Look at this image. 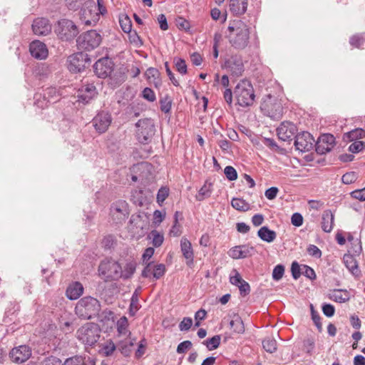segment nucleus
<instances>
[{"label": "nucleus", "mask_w": 365, "mask_h": 365, "mask_svg": "<svg viewBox=\"0 0 365 365\" xmlns=\"http://www.w3.org/2000/svg\"><path fill=\"white\" fill-rule=\"evenodd\" d=\"M240 250L243 258H247L252 256L255 253V250L253 247L247 245H240Z\"/></svg>", "instance_id": "52"}, {"label": "nucleus", "mask_w": 365, "mask_h": 365, "mask_svg": "<svg viewBox=\"0 0 365 365\" xmlns=\"http://www.w3.org/2000/svg\"><path fill=\"white\" fill-rule=\"evenodd\" d=\"M242 281H244V279L242 278L238 271L235 269H233L230 276V282L232 284L237 287L242 282Z\"/></svg>", "instance_id": "45"}, {"label": "nucleus", "mask_w": 365, "mask_h": 365, "mask_svg": "<svg viewBox=\"0 0 365 365\" xmlns=\"http://www.w3.org/2000/svg\"><path fill=\"white\" fill-rule=\"evenodd\" d=\"M335 144V138L331 134H323L319 136L315 144L316 152L324 155L329 152Z\"/></svg>", "instance_id": "17"}, {"label": "nucleus", "mask_w": 365, "mask_h": 365, "mask_svg": "<svg viewBox=\"0 0 365 365\" xmlns=\"http://www.w3.org/2000/svg\"><path fill=\"white\" fill-rule=\"evenodd\" d=\"M292 275L294 279H297L302 274V268L297 262H293L291 266Z\"/></svg>", "instance_id": "59"}, {"label": "nucleus", "mask_w": 365, "mask_h": 365, "mask_svg": "<svg viewBox=\"0 0 365 365\" xmlns=\"http://www.w3.org/2000/svg\"><path fill=\"white\" fill-rule=\"evenodd\" d=\"M228 255L230 257L233 259H242V255L240 250V245L235 246L232 248H231L229 252Z\"/></svg>", "instance_id": "62"}, {"label": "nucleus", "mask_w": 365, "mask_h": 365, "mask_svg": "<svg viewBox=\"0 0 365 365\" xmlns=\"http://www.w3.org/2000/svg\"><path fill=\"white\" fill-rule=\"evenodd\" d=\"M160 110L165 113H168L170 111L172 107V100L166 95L165 97L160 100Z\"/></svg>", "instance_id": "42"}, {"label": "nucleus", "mask_w": 365, "mask_h": 365, "mask_svg": "<svg viewBox=\"0 0 365 365\" xmlns=\"http://www.w3.org/2000/svg\"><path fill=\"white\" fill-rule=\"evenodd\" d=\"M98 272L106 280H117L122 277L121 265L112 259L102 261L99 264Z\"/></svg>", "instance_id": "7"}, {"label": "nucleus", "mask_w": 365, "mask_h": 365, "mask_svg": "<svg viewBox=\"0 0 365 365\" xmlns=\"http://www.w3.org/2000/svg\"><path fill=\"white\" fill-rule=\"evenodd\" d=\"M101 41L102 36L96 30H90L83 33L76 40L78 49L87 51L98 48Z\"/></svg>", "instance_id": "6"}, {"label": "nucleus", "mask_w": 365, "mask_h": 365, "mask_svg": "<svg viewBox=\"0 0 365 365\" xmlns=\"http://www.w3.org/2000/svg\"><path fill=\"white\" fill-rule=\"evenodd\" d=\"M111 122L112 118L110 114L103 110L98 112L92 120L93 126L100 134L106 132Z\"/></svg>", "instance_id": "13"}, {"label": "nucleus", "mask_w": 365, "mask_h": 365, "mask_svg": "<svg viewBox=\"0 0 365 365\" xmlns=\"http://www.w3.org/2000/svg\"><path fill=\"white\" fill-rule=\"evenodd\" d=\"M91 11H92V9H85L83 11V17H82L81 19L85 22V24H86V25L95 24L99 19V14L98 13H96L95 16L92 19H87L86 16L88 14H91Z\"/></svg>", "instance_id": "43"}, {"label": "nucleus", "mask_w": 365, "mask_h": 365, "mask_svg": "<svg viewBox=\"0 0 365 365\" xmlns=\"http://www.w3.org/2000/svg\"><path fill=\"white\" fill-rule=\"evenodd\" d=\"M83 293V287L79 282L69 284L66 291V295L70 300L78 299Z\"/></svg>", "instance_id": "23"}, {"label": "nucleus", "mask_w": 365, "mask_h": 365, "mask_svg": "<svg viewBox=\"0 0 365 365\" xmlns=\"http://www.w3.org/2000/svg\"><path fill=\"white\" fill-rule=\"evenodd\" d=\"M39 365H63L60 359L56 356H49L45 358Z\"/></svg>", "instance_id": "54"}, {"label": "nucleus", "mask_w": 365, "mask_h": 365, "mask_svg": "<svg viewBox=\"0 0 365 365\" xmlns=\"http://www.w3.org/2000/svg\"><path fill=\"white\" fill-rule=\"evenodd\" d=\"M224 173L226 178L230 181L235 180L237 178V173L232 166H226Z\"/></svg>", "instance_id": "50"}, {"label": "nucleus", "mask_w": 365, "mask_h": 365, "mask_svg": "<svg viewBox=\"0 0 365 365\" xmlns=\"http://www.w3.org/2000/svg\"><path fill=\"white\" fill-rule=\"evenodd\" d=\"M166 269L163 264H153V277L158 279L165 273Z\"/></svg>", "instance_id": "44"}, {"label": "nucleus", "mask_w": 365, "mask_h": 365, "mask_svg": "<svg viewBox=\"0 0 365 365\" xmlns=\"http://www.w3.org/2000/svg\"><path fill=\"white\" fill-rule=\"evenodd\" d=\"M113 63L108 58H102L98 60L94 66V72L96 75L102 78H105L111 75L113 72Z\"/></svg>", "instance_id": "16"}, {"label": "nucleus", "mask_w": 365, "mask_h": 365, "mask_svg": "<svg viewBox=\"0 0 365 365\" xmlns=\"http://www.w3.org/2000/svg\"><path fill=\"white\" fill-rule=\"evenodd\" d=\"M119 23L122 30L125 33H129L131 31L132 24L130 18L127 15L120 16Z\"/></svg>", "instance_id": "41"}, {"label": "nucleus", "mask_w": 365, "mask_h": 365, "mask_svg": "<svg viewBox=\"0 0 365 365\" xmlns=\"http://www.w3.org/2000/svg\"><path fill=\"white\" fill-rule=\"evenodd\" d=\"M357 175L355 172H349L342 175L341 181L346 185L354 182L356 180Z\"/></svg>", "instance_id": "49"}, {"label": "nucleus", "mask_w": 365, "mask_h": 365, "mask_svg": "<svg viewBox=\"0 0 365 365\" xmlns=\"http://www.w3.org/2000/svg\"><path fill=\"white\" fill-rule=\"evenodd\" d=\"M128 204L125 200H118L112 204L110 214L116 223L125 221L129 215Z\"/></svg>", "instance_id": "12"}, {"label": "nucleus", "mask_w": 365, "mask_h": 365, "mask_svg": "<svg viewBox=\"0 0 365 365\" xmlns=\"http://www.w3.org/2000/svg\"><path fill=\"white\" fill-rule=\"evenodd\" d=\"M258 237L266 242H272L277 237V233L267 226L262 227L257 232Z\"/></svg>", "instance_id": "28"}, {"label": "nucleus", "mask_w": 365, "mask_h": 365, "mask_svg": "<svg viewBox=\"0 0 365 365\" xmlns=\"http://www.w3.org/2000/svg\"><path fill=\"white\" fill-rule=\"evenodd\" d=\"M97 94L96 88L93 83L84 84L78 91V101L88 103Z\"/></svg>", "instance_id": "19"}, {"label": "nucleus", "mask_w": 365, "mask_h": 365, "mask_svg": "<svg viewBox=\"0 0 365 365\" xmlns=\"http://www.w3.org/2000/svg\"><path fill=\"white\" fill-rule=\"evenodd\" d=\"M99 326L93 322H88L81 327L76 332L77 338L86 345H94L100 337Z\"/></svg>", "instance_id": "4"}, {"label": "nucleus", "mask_w": 365, "mask_h": 365, "mask_svg": "<svg viewBox=\"0 0 365 365\" xmlns=\"http://www.w3.org/2000/svg\"><path fill=\"white\" fill-rule=\"evenodd\" d=\"M343 262L346 267L353 275L356 277L360 275L361 272L359 269L358 262L353 255L345 254L343 257Z\"/></svg>", "instance_id": "24"}, {"label": "nucleus", "mask_w": 365, "mask_h": 365, "mask_svg": "<svg viewBox=\"0 0 365 365\" xmlns=\"http://www.w3.org/2000/svg\"><path fill=\"white\" fill-rule=\"evenodd\" d=\"M297 131L296 125L289 121L282 122L277 129V133L279 140L289 141L295 138Z\"/></svg>", "instance_id": "18"}, {"label": "nucleus", "mask_w": 365, "mask_h": 365, "mask_svg": "<svg viewBox=\"0 0 365 365\" xmlns=\"http://www.w3.org/2000/svg\"><path fill=\"white\" fill-rule=\"evenodd\" d=\"M180 249L183 257L187 259V264L190 266L193 263L194 253L190 242L185 237L180 240Z\"/></svg>", "instance_id": "22"}, {"label": "nucleus", "mask_w": 365, "mask_h": 365, "mask_svg": "<svg viewBox=\"0 0 365 365\" xmlns=\"http://www.w3.org/2000/svg\"><path fill=\"white\" fill-rule=\"evenodd\" d=\"M230 328L233 329L234 332L237 334H243L245 332V325L242 318L237 314H234L230 322Z\"/></svg>", "instance_id": "29"}, {"label": "nucleus", "mask_w": 365, "mask_h": 365, "mask_svg": "<svg viewBox=\"0 0 365 365\" xmlns=\"http://www.w3.org/2000/svg\"><path fill=\"white\" fill-rule=\"evenodd\" d=\"M175 67L177 71L181 74L184 75L187 73V65L185 63V60L182 58H178L175 61Z\"/></svg>", "instance_id": "63"}, {"label": "nucleus", "mask_w": 365, "mask_h": 365, "mask_svg": "<svg viewBox=\"0 0 365 365\" xmlns=\"http://www.w3.org/2000/svg\"><path fill=\"white\" fill-rule=\"evenodd\" d=\"M29 51L31 56L37 59H45L48 56V49L46 44L38 40L30 43Z\"/></svg>", "instance_id": "21"}, {"label": "nucleus", "mask_w": 365, "mask_h": 365, "mask_svg": "<svg viewBox=\"0 0 365 365\" xmlns=\"http://www.w3.org/2000/svg\"><path fill=\"white\" fill-rule=\"evenodd\" d=\"M68 69L73 73L81 72L91 62L88 55L84 52H78L68 58Z\"/></svg>", "instance_id": "10"}, {"label": "nucleus", "mask_w": 365, "mask_h": 365, "mask_svg": "<svg viewBox=\"0 0 365 365\" xmlns=\"http://www.w3.org/2000/svg\"><path fill=\"white\" fill-rule=\"evenodd\" d=\"M32 351L27 345H20L13 348L9 352V357L14 363L22 364L31 356Z\"/></svg>", "instance_id": "14"}, {"label": "nucleus", "mask_w": 365, "mask_h": 365, "mask_svg": "<svg viewBox=\"0 0 365 365\" xmlns=\"http://www.w3.org/2000/svg\"><path fill=\"white\" fill-rule=\"evenodd\" d=\"M56 32L61 40L70 41L78 35V29L72 21L63 19L58 21Z\"/></svg>", "instance_id": "9"}, {"label": "nucleus", "mask_w": 365, "mask_h": 365, "mask_svg": "<svg viewBox=\"0 0 365 365\" xmlns=\"http://www.w3.org/2000/svg\"><path fill=\"white\" fill-rule=\"evenodd\" d=\"M231 205L235 210L241 212H246L250 210L249 203L242 198H232Z\"/></svg>", "instance_id": "33"}, {"label": "nucleus", "mask_w": 365, "mask_h": 365, "mask_svg": "<svg viewBox=\"0 0 365 365\" xmlns=\"http://www.w3.org/2000/svg\"><path fill=\"white\" fill-rule=\"evenodd\" d=\"M169 190L167 187H161L157 194V202L160 205L168 197Z\"/></svg>", "instance_id": "56"}, {"label": "nucleus", "mask_w": 365, "mask_h": 365, "mask_svg": "<svg viewBox=\"0 0 365 365\" xmlns=\"http://www.w3.org/2000/svg\"><path fill=\"white\" fill-rule=\"evenodd\" d=\"M100 311L99 301L90 296L79 299L75 307L76 314L82 319H93L98 315Z\"/></svg>", "instance_id": "2"}, {"label": "nucleus", "mask_w": 365, "mask_h": 365, "mask_svg": "<svg viewBox=\"0 0 365 365\" xmlns=\"http://www.w3.org/2000/svg\"><path fill=\"white\" fill-rule=\"evenodd\" d=\"M294 145L297 150L304 153L311 150L313 148L314 139L308 132H302L296 135Z\"/></svg>", "instance_id": "15"}, {"label": "nucleus", "mask_w": 365, "mask_h": 365, "mask_svg": "<svg viewBox=\"0 0 365 365\" xmlns=\"http://www.w3.org/2000/svg\"><path fill=\"white\" fill-rule=\"evenodd\" d=\"M234 94L237 104L242 107H248L255 101V91L251 83L247 80L240 81L235 88Z\"/></svg>", "instance_id": "3"}, {"label": "nucleus", "mask_w": 365, "mask_h": 365, "mask_svg": "<svg viewBox=\"0 0 365 365\" xmlns=\"http://www.w3.org/2000/svg\"><path fill=\"white\" fill-rule=\"evenodd\" d=\"M63 365H95V361L89 357L75 356L66 359Z\"/></svg>", "instance_id": "27"}, {"label": "nucleus", "mask_w": 365, "mask_h": 365, "mask_svg": "<svg viewBox=\"0 0 365 365\" xmlns=\"http://www.w3.org/2000/svg\"><path fill=\"white\" fill-rule=\"evenodd\" d=\"M110 78L113 79L116 83H121L126 79L125 72L120 69L118 71H115L113 73H111L110 76Z\"/></svg>", "instance_id": "46"}, {"label": "nucleus", "mask_w": 365, "mask_h": 365, "mask_svg": "<svg viewBox=\"0 0 365 365\" xmlns=\"http://www.w3.org/2000/svg\"><path fill=\"white\" fill-rule=\"evenodd\" d=\"M135 341V339H132L129 341H120L117 345V349L124 356H129L132 352V347Z\"/></svg>", "instance_id": "31"}, {"label": "nucleus", "mask_w": 365, "mask_h": 365, "mask_svg": "<svg viewBox=\"0 0 365 365\" xmlns=\"http://www.w3.org/2000/svg\"><path fill=\"white\" fill-rule=\"evenodd\" d=\"M349 43L356 48H361L365 43V34L354 35L350 38Z\"/></svg>", "instance_id": "39"}, {"label": "nucleus", "mask_w": 365, "mask_h": 365, "mask_svg": "<svg viewBox=\"0 0 365 365\" xmlns=\"http://www.w3.org/2000/svg\"><path fill=\"white\" fill-rule=\"evenodd\" d=\"M329 298L336 302L344 303L349 301V294L347 291L336 289L330 294Z\"/></svg>", "instance_id": "30"}, {"label": "nucleus", "mask_w": 365, "mask_h": 365, "mask_svg": "<svg viewBox=\"0 0 365 365\" xmlns=\"http://www.w3.org/2000/svg\"><path fill=\"white\" fill-rule=\"evenodd\" d=\"M351 196L360 201L365 200V187L362 189L356 190L350 193Z\"/></svg>", "instance_id": "64"}, {"label": "nucleus", "mask_w": 365, "mask_h": 365, "mask_svg": "<svg viewBox=\"0 0 365 365\" xmlns=\"http://www.w3.org/2000/svg\"><path fill=\"white\" fill-rule=\"evenodd\" d=\"M302 274H304L305 277L310 279H314L316 278V274L314 269L307 265H302Z\"/></svg>", "instance_id": "60"}, {"label": "nucleus", "mask_w": 365, "mask_h": 365, "mask_svg": "<svg viewBox=\"0 0 365 365\" xmlns=\"http://www.w3.org/2000/svg\"><path fill=\"white\" fill-rule=\"evenodd\" d=\"M59 93L56 88L49 87L43 91V98L47 100L48 102H56L58 101Z\"/></svg>", "instance_id": "35"}, {"label": "nucleus", "mask_w": 365, "mask_h": 365, "mask_svg": "<svg viewBox=\"0 0 365 365\" xmlns=\"http://www.w3.org/2000/svg\"><path fill=\"white\" fill-rule=\"evenodd\" d=\"M115 244V240L113 235L106 236L102 241V245L106 250H110L113 247Z\"/></svg>", "instance_id": "53"}, {"label": "nucleus", "mask_w": 365, "mask_h": 365, "mask_svg": "<svg viewBox=\"0 0 365 365\" xmlns=\"http://www.w3.org/2000/svg\"><path fill=\"white\" fill-rule=\"evenodd\" d=\"M228 38L231 46L237 50L245 49L250 42V28L242 20H234L228 26Z\"/></svg>", "instance_id": "1"}, {"label": "nucleus", "mask_w": 365, "mask_h": 365, "mask_svg": "<svg viewBox=\"0 0 365 365\" xmlns=\"http://www.w3.org/2000/svg\"><path fill=\"white\" fill-rule=\"evenodd\" d=\"M262 112L272 119H279L282 116L283 107L281 101L270 94L266 96L261 103Z\"/></svg>", "instance_id": "5"}, {"label": "nucleus", "mask_w": 365, "mask_h": 365, "mask_svg": "<svg viewBox=\"0 0 365 365\" xmlns=\"http://www.w3.org/2000/svg\"><path fill=\"white\" fill-rule=\"evenodd\" d=\"M212 183L205 182V185L200 188L197 195H196V200L198 201H202L205 199L209 197L211 195L212 191Z\"/></svg>", "instance_id": "32"}, {"label": "nucleus", "mask_w": 365, "mask_h": 365, "mask_svg": "<svg viewBox=\"0 0 365 365\" xmlns=\"http://www.w3.org/2000/svg\"><path fill=\"white\" fill-rule=\"evenodd\" d=\"M117 331L120 335H126L128 334L130 336L131 333L128 330V322L126 317H120L117 322Z\"/></svg>", "instance_id": "36"}, {"label": "nucleus", "mask_w": 365, "mask_h": 365, "mask_svg": "<svg viewBox=\"0 0 365 365\" xmlns=\"http://www.w3.org/2000/svg\"><path fill=\"white\" fill-rule=\"evenodd\" d=\"M311 314L312 319L317 327L318 331L322 332V324L321 323V317L317 312L314 309L313 305L311 304Z\"/></svg>", "instance_id": "48"}, {"label": "nucleus", "mask_w": 365, "mask_h": 365, "mask_svg": "<svg viewBox=\"0 0 365 365\" xmlns=\"http://www.w3.org/2000/svg\"><path fill=\"white\" fill-rule=\"evenodd\" d=\"M364 147V144L362 141H355L349 145V150L353 153H356L362 150Z\"/></svg>", "instance_id": "61"}, {"label": "nucleus", "mask_w": 365, "mask_h": 365, "mask_svg": "<svg viewBox=\"0 0 365 365\" xmlns=\"http://www.w3.org/2000/svg\"><path fill=\"white\" fill-rule=\"evenodd\" d=\"M192 325V319L190 317H185L179 324V329L182 331H188Z\"/></svg>", "instance_id": "57"}, {"label": "nucleus", "mask_w": 365, "mask_h": 365, "mask_svg": "<svg viewBox=\"0 0 365 365\" xmlns=\"http://www.w3.org/2000/svg\"><path fill=\"white\" fill-rule=\"evenodd\" d=\"M147 346V341L145 338L140 340L138 344V349L135 351V357L137 359L140 358L145 352V349Z\"/></svg>", "instance_id": "55"}, {"label": "nucleus", "mask_w": 365, "mask_h": 365, "mask_svg": "<svg viewBox=\"0 0 365 365\" xmlns=\"http://www.w3.org/2000/svg\"><path fill=\"white\" fill-rule=\"evenodd\" d=\"M221 337L220 335H215L210 339L205 340L202 344L205 345L208 350L216 349L220 344Z\"/></svg>", "instance_id": "37"}, {"label": "nucleus", "mask_w": 365, "mask_h": 365, "mask_svg": "<svg viewBox=\"0 0 365 365\" xmlns=\"http://www.w3.org/2000/svg\"><path fill=\"white\" fill-rule=\"evenodd\" d=\"M34 33L38 36H46L51 31V26L49 21L46 18H38L32 24Z\"/></svg>", "instance_id": "20"}, {"label": "nucleus", "mask_w": 365, "mask_h": 365, "mask_svg": "<svg viewBox=\"0 0 365 365\" xmlns=\"http://www.w3.org/2000/svg\"><path fill=\"white\" fill-rule=\"evenodd\" d=\"M192 342L189 340L184 341L180 343L177 347V352L178 354L185 353L187 350H189L192 347Z\"/></svg>", "instance_id": "58"}, {"label": "nucleus", "mask_w": 365, "mask_h": 365, "mask_svg": "<svg viewBox=\"0 0 365 365\" xmlns=\"http://www.w3.org/2000/svg\"><path fill=\"white\" fill-rule=\"evenodd\" d=\"M136 269V263L133 261L128 262L122 268V277L121 278L127 279L130 278L134 274Z\"/></svg>", "instance_id": "34"}, {"label": "nucleus", "mask_w": 365, "mask_h": 365, "mask_svg": "<svg viewBox=\"0 0 365 365\" xmlns=\"http://www.w3.org/2000/svg\"><path fill=\"white\" fill-rule=\"evenodd\" d=\"M153 238L152 243L155 247H160L163 242V235H160L158 231L153 230L150 234Z\"/></svg>", "instance_id": "47"}, {"label": "nucleus", "mask_w": 365, "mask_h": 365, "mask_svg": "<svg viewBox=\"0 0 365 365\" xmlns=\"http://www.w3.org/2000/svg\"><path fill=\"white\" fill-rule=\"evenodd\" d=\"M247 8V0H230V9L236 14L241 15L246 12Z\"/></svg>", "instance_id": "26"}, {"label": "nucleus", "mask_w": 365, "mask_h": 365, "mask_svg": "<svg viewBox=\"0 0 365 365\" xmlns=\"http://www.w3.org/2000/svg\"><path fill=\"white\" fill-rule=\"evenodd\" d=\"M284 273V267L282 264H277L273 269L272 277L274 280L281 279Z\"/></svg>", "instance_id": "51"}, {"label": "nucleus", "mask_w": 365, "mask_h": 365, "mask_svg": "<svg viewBox=\"0 0 365 365\" xmlns=\"http://www.w3.org/2000/svg\"><path fill=\"white\" fill-rule=\"evenodd\" d=\"M138 139L140 143L148 144L155 135V128L151 119H140L136 123Z\"/></svg>", "instance_id": "8"}, {"label": "nucleus", "mask_w": 365, "mask_h": 365, "mask_svg": "<svg viewBox=\"0 0 365 365\" xmlns=\"http://www.w3.org/2000/svg\"><path fill=\"white\" fill-rule=\"evenodd\" d=\"M262 346L266 351L274 353L277 350V341L272 337H267L262 341Z\"/></svg>", "instance_id": "38"}, {"label": "nucleus", "mask_w": 365, "mask_h": 365, "mask_svg": "<svg viewBox=\"0 0 365 365\" xmlns=\"http://www.w3.org/2000/svg\"><path fill=\"white\" fill-rule=\"evenodd\" d=\"M222 67L235 77L241 76L245 71L242 58L239 55L232 56L225 61Z\"/></svg>", "instance_id": "11"}, {"label": "nucleus", "mask_w": 365, "mask_h": 365, "mask_svg": "<svg viewBox=\"0 0 365 365\" xmlns=\"http://www.w3.org/2000/svg\"><path fill=\"white\" fill-rule=\"evenodd\" d=\"M334 216L331 210H326L322 215V229L325 232H331L334 226Z\"/></svg>", "instance_id": "25"}, {"label": "nucleus", "mask_w": 365, "mask_h": 365, "mask_svg": "<svg viewBox=\"0 0 365 365\" xmlns=\"http://www.w3.org/2000/svg\"><path fill=\"white\" fill-rule=\"evenodd\" d=\"M116 349L117 346H115V344L110 340L103 345L101 349V354L106 356H109L113 354Z\"/></svg>", "instance_id": "40"}]
</instances>
